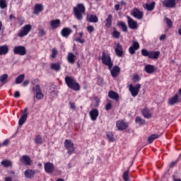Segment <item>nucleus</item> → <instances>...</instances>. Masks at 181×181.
<instances>
[{
	"mask_svg": "<svg viewBox=\"0 0 181 181\" xmlns=\"http://www.w3.org/2000/svg\"><path fill=\"white\" fill-rule=\"evenodd\" d=\"M74 15L77 21H83V16L86 13V6L83 4H78L73 8Z\"/></svg>",
	"mask_w": 181,
	"mask_h": 181,
	"instance_id": "nucleus-1",
	"label": "nucleus"
},
{
	"mask_svg": "<svg viewBox=\"0 0 181 181\" xmlns=\"http://www.w3.org/2000/svg\"><path fill=\"white\" fill-rule=\"evenodd\" d=\"M65 83L68 86L69 88H71L74 91H78L80 90V84L76 81V79L71 76L65 77Z\"/></svg>",
	"mask_w": 181,
	"mask_h": 181,
	"instance_id": "nucleus-2",
	"label": "nucleus"
},
{
	"mask_svg": "<svg viewBox=\"0 0 181 181\" xmlns=\"http://www.w3.org/2000/svg\"><path fill=\"white\" fill-rule=\"evenodd\" d=\"M102 63L105 64V66H107L109 67V70H111L112 66L114 65L111 61V57L110 54L105 53V52H103Z\"/></svg>",
	"mask_w": 181,
	"mask_h": 181,
	"instance_id": "nucleus-3",
	"label": "nucleus"
},
{
	"mask_svg": "<svg viewBox=\"0 0 181 181\" xmlns=\"http://www.w3.org/2000/svg\"><path fill=\"white\" fill-rule=\"evenodd\" d=\"M141 85L140 83H137L135 86L130 84L129 86V91L131 93V95L133 97H136L138 94H139V90H141Z\"/></svg>",
	"mask_w": 181,
	"mask_h": 181,
	"instance_id": "nucleus-4",
	"label": "nucleus"
},
{
	"mask_svg": "<svg viewBox=\"0 0 181 181\" xmlns=\"http://www.w3.org/2000/svg\"><path fill=\"white\" fill-rule=\"evenodd\" d=\"M64 146L68 151L69 155H72L74 153V144L71 140L66 139L64 141Z\"/></svg>",
	"mask_w": 181,
	"mask_h": 181,
	"instance_id": "nucleus-5",
	"label": "nucleus"
},
{
	"mask_svg": "<svg viewBox=\"0 0 181 181\" xmlns=\"http://www.w3.org/2000/svg\"><path fill=\"white\" fill-rule=\"evenodd\" d=\"M30 30H32V25L29 24L24 25L20 30V33H18L19 37H23L24 36L29 35Z\"/></svg>",
	"mask_w": 181,
	"mask_h": 181,
	"instance_id": "nucleus-6",
	"label": "nucleus"
},
{
	"mask_svg": "<svg viewBox=\"0 0 181 181\" xmlns=\"http://www.w3.org/2000/svg\"><path fill=\"white\" fill-rule=\"evenodd\" d=\"M13 52L14 54L25 56V54H26V48L23 46H16L14 47Z\"/></svg>",
	"mask_w": 181,
	"mask_h": 181,
	"instance_id": "nucleus-7",
	"label": "nucleus"
},
{
	"mask_svg": "<svg viewBox=\"0 0 181 181\" xmlns=\"http://www.w3.org/2000/svg\"><path fill=\"white\" fill-rule=\"evenodd\" d=\"M131 14L134 18H136V19H139V21H141V19L144 18V13L136 8H134L132 11Z\"/></svg>",
	"mask_w": 181,
	"mask_h": 181,
	"instance_id": "nucleus-8",
	"label": "nucleus"
},
{
	"mask_svg": "<svg viewBox=\"0 0 181 181\" xmlns=\"http://www.w3.org/2000/svg\"><path fill=\"white\" fill-rule=\"evenodd\" d=\"M162 5L164 8H175L176 6V0H163Z\"/></svg>",
	"mask_w": 181,
	"mask_h": 181,
	"instance_id": "nucleus-9",
	"label": "nucleus"
},
{
	"mask_svg": "<svg viewBox=\"0 0 181 181\" xmlns=\"http://www.w3.org/2000/svg\"><path fill=\"white\" fill-rule=\"evenodd\" d=\"M28 119V107H25L21 118L18 120V125L22 126L25 124V122Z\"/></svg>",
	"mask_w": 181,
	"mask_h": 181,
	"instance_id": "nucleus-10",
	"label": "nucleus"
},
{
	"mask_svg": "<svg viewBox=\"0 0 181 181\" xmlns=\"http://www.w3.org/2000/svg\"><path fill=\"white\" fill-rule=\"evenodd\" d=\"M44 169L47 173H53L54 165L52 163H45L44 164Z\"/></svg>",
	"mask_w": 181,
	"mask_h": 181,
	"instance_id": "nucleus-11",
	"label": "nucleus"
},
{
	"mask_svg": "<svg viewBox=\"0 0 181 181\" xmlns=\"http://www.w3.org/2000/svg\"><path fill=\"white\" fill-rule=\"evenodd\" d=\"M20 162H21V163H23L26 166H30L32 165V160L28 156H23L20 158Z\"/></svg>",
	"mask_w": 181,
	"mask_h": 181,
	"instance_id": "nucleus-12",
	"label": "nucleus"
},
{
	"mask_svg": "<svg viewBox=\"0 0 181 181\" xmlns=\"http://www.w3.org/2000/svg\"><path fill=\"white\" fill-rule=\"evenodd\" d=\"M116 127L119 131H124L128 128V124L124 122L122 120H118L116 122Z\"/></svg>",
	"mask_w": 181,
	"mask_h": 181,
	"instance_id": "nucleus-13",
	"label": "nucleus"
},
{
	"mask_svg": "<svg viewBox=\"0 0 181 181\" xmlns=\"http://www.w3.org/2000/svg\"><path fill=\"white\" fill-rule=\"evenodd\" d=\"M89 115L92 121H97V118H98V115H100V112H98V110L93 109L89 112Z\"/></svg>",
	"mask_w": 181,
	"mask_h": 181,
	"instance_id": "nucleus-14",
	"label": "nucleus"
},
{
	"mask_svg": "<svg viewBox=\"0 0 181 181\" xmlns=\"http://www.w3.org/2000/svg\"><path fill=\"white\" fill-rule=\"evenodd\" d=\"M139 49V43L138 42H133L132 46L129 48L130 54H135V51Z\"/></svg>",
	"mask_w": 181,
	"mask_h": 181,
	"instance_id": "nucleus-15",
	"label": "nucleus"
},
{
	"mask_svg": "<svg viewBox=\"0 0 181 181\" xmlns=\"http://www.w3.org/2000/svg\"><path fill=\"white\" fill-rule=\"evenodd\" d=\"M127 23L130 29H136V28H138V23H136V21H134V19H132L129 16H127Z\"/></svg>",
	"mask_w": 181,
	"mask_h": 181,
	"instance_id": "nucleus-16",
	"label": "nucleus"
},
{
	"mask_svg": "<svg viewBox=\"0 0 181 181\" xmlns=\"http://www.w3.org/2000/svg\"><path fill=\"white\" fill-rule=\"evenodd\" d=\"M115 50L116 55L118 56V57H122V54H124V51H122V46L119 45V43H117L116 45Z\"/></svg>",
	"mask_w": 181,
	"mask_h": 181,
	"instance_id": "nucleus-17",
	"label": "nucleus"
},
{
	"mask_svg": "<svg viewBox=\"0 0 181 181\" xmlns=\"http://www.w3.org/2000/svg\"><path fill=\"white\" fill-rule=\"evenodd\" d=\"M35 91L36 92L37 100H42V98H43V93H42V90H40V86L36 85Z\"/></svg>",
	"mask_w": 181,
	"mask_h": 181,
	"instance_id": "nucleus-18",
	"label": "nucleus"
},
{
	"mask_svg": "<svg viewBox=\"0 0 181 181\" xmlns=\"http://www.w3.org/2000/svg\"><path fill=\"white\" fill-rule=\"evenodd\" d=\"M144 71L147 74H152V73H155V66L151 64H146L144 66Z\"/></svg>",
	"mask_w": 181,
	"mask_h": 181,
	"instance_id": "nucleus-19",
	"label": "nucleus"
},
{
	"mask_svg": "<svg viewBox=\"0 0 181 181\" xmlns=\"http://www.w3.org/2000/svg\"><path fill=\"white\" fill-rule=\"evenodd\" d=\"M9 53V47L8 45H1L0 46V56H4Z\"/></svg>",
	"mask_w": 181,
	"mask_h": 181,
	"instance_id": "nucleus-20",
	"label": "nucleus"
},
{
	"mask_svg": "<svg viewBox=\"0 0 181 181\" xmlns=\"http://www.w3.org/2000/svg\"><path fill=\"white\" fill-rule=\"evenodd\" d=\"M49 25L52 29H57V28H60V20H52L50 21Z\"/></svg>",
	"mask_w": 181,
	"mask_h": 181,
	"instance_id": "nucleus-21",
	"label": "nucleus"
},
{
	"mask_svg": "<svg viewBox=\"0 0 181 181\" xmlns=\"http://www.w3.org/2000/svg\"><path fill=\"white\" fill-rule=\"evenodd\" d=\"M43 11V6L42 4H35V7H34V11H33V13L35 15H39V13H40V12H42Z\"/></svg>",
	"mask_w": 181,
	"mask_h": 181,
	"instance_id": "nucleus-22",
	"label": "nucleus"
},
{
	"mask_svg": "<svg viewBox=\"0 0 181 181\" xmlns=\"http://www.w3.org/2000/svg\"><path fill=\"white\" fill-rule=\"evenodd\" d=\"M108 97H110L112 100H115L117 101L118 98H119V95L115 91L110 90L108 93Z\"/></svg>",
	"mask_w": 181,
	"mask_h": 181,
	"instance_id": "nucleus-23",
	"label": "nucleus"
},
{
	"mask_svg": "<svg viewBox=\"0 0 181 181\" xmlns=\"http://www.w3.org/2000/svg\"><path fill=\"white\" fill-rule=\"evenodd\" d=\"M179 101V96L177 94H175L173 97L169 99L168 104L169 105H175Z\"/></svg>",
	"mask_w": 181,
	"mask_h": 181,
	"instance_id": "nucleus-24",
	"label": "nucleus"
},
{
	"mask_svg": "<svg viewBox=\"0 0 181 181\" xmlns=\"http://www.w3.org/2000/svg\"><path fill=\"white\" fill-rule=\"evenodd\" d=\"M121 71V69L119 68V66H114L112 69H111L110 73L112 76V77H117L118 76V73Z\"/></svg>",
	"mask_w": 181,
	"mask_h": 181,
	"instance_id": "nucleus-25",
	"label": "nucleus"
},
{
	"mask_svg": "<svg viewBox=\"0 0 181 181\" xmlns=\"http://www.w3.org/2000/svg\"><path fill=\"white\" fill-rule=\"evenodd\" d=\"M24 175L28 179H32V177L35 176V170H26L24 173Z\"/></svg>",
	"mask_w": 181,
	"mask_h": 181,
	"instance_id": "nucleus-26",
	"label": "nucleus"
},
{
	"mask_svg": "<svg viewBox=\"0 0 181 181\" xmlns=\"http://www.w3.org/2000/svg\"><path fill=\"white\" fill-rule=\"evenodd\" d=\"M87 20L88 22H92L93 23H97V22H98V18L97 16L93 14L88 16Z\"/></svg>",
	"mask_w": 181,
	"mask_h": 181,
	"instance_id": "nucleus-27",
	"label": "nucleus"
},
{
	"mask_svg": "<svg viewBox=\"0 0 181 181\" xmlns=\"http://www.w3.org/2000/svg\"><path fill=\"white\" fill-rule=\"evenodd\" d=\"M61 33L63 37H67V36L71 34V29L65 28L62 29Z\"/></svg>",
	"mask_w": 181,
	"mask_h": 181,
	"instance_id": "nucleus-28",
	"label": "nucleus"
},
{
	"mask_svg": "<svg viewBox=\"0 0 181 181\" xmlns=\"http://www.w3.org/2000/svg\"><path fill=\"white\" fill-rule=\"evenodd\" d=\"M75 59H76V55H74V54L71 52L68 54L67 60L69 63H70L71 64H74V62H76Z\"/></svg>",
	"mask_w": 181,
	"mask_h": 181,
	"instance_id": "nucleus-29",
	"label": "nucleus"
},
{
	"mask_svg": "<svg viewBox=\"0 0 181 181\" xmlns=\"http://www.w3.org/2000/svg\"><path fill=\"white\" fill-rule=\"evenodd\" d=\"M155 1L151 2L150 4H146L144 5V8H145V9H146L147 11H153L154 8H155Z\"/></svg>",
	"mask_w": 181,
	"mask_h": 181,
	"instance_id": "nucleus-30",
	"label": "nucleus"
},
{
	"mask_svg": "<svg viewBox=\"0 0 181 181\" xmlns=\"http://www.w3.org/2000/svg\"><path fill=\"white\" fill-rule=\"evenodd\" d=\"M160 52L159 51L150 52L148 59H158Z\"/></svg>",
	"mask_w": 181,
	"mask_h": 181,
	"instance_id": "nucleus-31",
	"label": "nucleus"
},
{
	"mask_svg": "<svg viewBox=\"0 0 181 181\" xmlns=\"http://www.w3.org/2000/svg\"><path fill=\"white\" fill-rule=\"evenodd\" d=\"M111 25H112V15L110 14L106 18V26L111 28Z\"/></svg>",
	"mask_w": 181,
	"mask_h": 181,
	"instance_id": "nucleus-32",
	"label": "nucleus"
},
{
	"mask_svg": "<svg viewBox=\"0 0 181 181\" xmlns=\"http://www.w3.org/2000/svg\"><path fill=\"white\" fill-rule=\"evenodd\" d=\"M142 114H143L144 118L149 119L152 117V114H151V112H149V110H148V109L143 110Z\"/></svg>",
	"mask_w": 181,
	"mask_h": 181,
	"instance_id": "nucleus-33",
	"label": "nucleus"
},
{
	"mask_svg": "<svg viewBox=\"0 0 181 181\" xmlns=\"http://www.w3.org/2000/svg\"><path fill=\"white\" fill-rule=\"evenodd\" d=\"M1 163L4 168H9V166H12V161L10 160H4Z\"/></svg>",
	"mask_w": 181,
	"mask_h": 181,
	"instance_id": "nucleus-34",
	"label": "nucleus"
},
{
	"mask_svg": "<svg viewBox=\"0 0 181 181\" xmlns=\"http://www.w3.org/2000/svg\"><path fill=\"white\" fill-rule=\"evenodd\" d=\"M25 80V74L18 76L15 81L16 84H21Z\"/></svg>",
	"mask_w": 181,
	"mask_h": 181,
	"instance_id": "nucleus-35",
	"label": "nucleus"
},
{
	"mask_svg": "<svg viewBox=\"0 0 181 181\" xmlns=\"http://www.w3.org/2000/svg\"><path fill=\"white\" fill-rule=\"evenodd\" d=\"M35 142L37 145H42V144H43V139L42 138V136L37 135L35 138Z\"/></svg>",
	"mask_w": 181,
	"mask_h": 181,
	"instance_id": "nucleus-36",
	"label": "nucleus"
},
{
	"mask_svg": "<svg viewBox=\"0 0 181 181\" xmlns=\"http://www.w3.org/2000/svg\"><path fill=\"white\" fill-rule=\"evenodd\" d=\"M51 69L55 71H59L60 70V63L51 64Z\"/></svg>",
	"mask_w": 181,
	"mask_h": 181,
	"instance_id": "nucleus-37",
	"label": "nucleus"
},
{
	"mask_svg": "<svg viewBox=\"0 0 181 181\" xmlns=\"http://www.w3.org/2000/svg\"><path fill=\"white\" fill-rule=\"evenodd\" d=\"M119 26L121 27L123 32H127L128 27L127 26V24H125L124 22L121 21L118 23Z\"/></svg>",
	"mask_w": 181,
	"mask_h": 181,
	"instance_id": "nucleus-38",
	"label": "nucleus"
},
{
	"mask_svg": "<svg viewBox=\"0 0 181 181\" xmlns=\"http://www.w3.org/2000/svg\"><path fill=\"white\" fill-rule=\"evenodd\" d=\"M158 138H159V136L158 134H152L148 138V141L149 142V144H152L154 139H158Z\"/></svg>",
	"mask_w": 181,
	"mask_h": 181,
	"instance_id": "nucleus-39",
	"label": "nucleus"
},
{
	"mask_svg": "<svg viewBox=\"0 0 181 181\" xmlns=\"http://www.w3.org/2000/svg\"><path fill=\"white\" fill-rule=\"evenodd\" d=\"M135 121L139 125H145V120L139 117H136Z\"/></svg>",
	"mask_w": 181,
	"mask_h": 181,
	"instance_id": "nucleus-40",
	"label": "nucleus"
},
{
	"mask_svg": "<svg viewBox=\"0 0 181 181\" xmlns=\"http://www.w3.org/2000/svg\"><path fill=\"white\" fill-rule=\"evenodd\" d=\"M57 49L56 48L52 49V54L50 55L51 59H56V57L57 56Z\"/></svg>",
	"mask_w": 181,
	"mask_h": 181,
	"instance_id": "nucleus-41",
	"label": "nucleus"
},
{
	"mask_svg": "<svg viewBox=\"0 0 181 181\" xmlns=\"http://www.w3.org/2000/svg\"><path fill=\"white\" fill-rule=\"evenodd\" d=\"M107 137L110 142H114V141H115V139L114 138V134H112V132L107 133Z\"/></svg>",
	"mask_w": 181,
	"mask_h": 181,
	"instance_id": "nucleus-42",
	"label": "nucleus"
},
{
	"mask_svg": "<svg viewBox=\"0 0 181 181\" xmlns=\"http://www.w3.org/2000/svg\"><path fill=\"white\" fill-rule=\"evenodd\" d=\"M8 6L6 4V0H0V8L1 9H5Z\"/></svg>",
	"mask_w": 181,
	"mask_h": 181,
	"instance_id": "nucleus-43",
	"label": "nucleus"
},
{
	"mask_svg": "<svg viewBox=\"0 0 181 181\" xmlns=\"http://www.w3.org/2000/svg\"><path fill=\"white\" fill-rule=\"evenodd\" d=\"M164 22L168 25V27L172 28L173 26V23L172 21L168 18H164Z\"/></svg>",
	"mask_w": 181,
	"mask_h": 181,
	"instance_id": "nucleus-44",
	"label": "nucleus"
},
{
	"mask_svg": "<svg viewBox=\"0 0 181 181\" xmlns=\"http://www.w3.org/2000/svg\"><path fill=\"white\" fill-rule=\"evenodd\" d=\"M150 53H151V52H148L146 49H141V54H142V56H144L145 57H149Z\"/></svg>",
	"mask_w": 181,
	"mask_h": 181,
	"instance_id": "nucleus-45",
	"label": "nucleus"
},
{
	"mask_svg": "<svg viewBox=\"0 0 181 181\" xmlns=\"http://www.w3.org/2000/svg\"><path fill=\"white\" fill-rule=\"evenodd\" d=\"M6 80H8V74H3L1 77H0V81L1 83H5V81H6Z\"/></svg>",
	"mask_w": 181,
	"mask_h": 181,
	"instance_id": "nucleus-46",
	"label": "nucleus"
},
{
	"mask_svg": "<svg viewBox=\"0 0 181 181\" xmlns=\"http://www.w3.org/2000/svg\"><path fill=\"white\" fill-rule=\"evenodd\" d=\"M119 35H121V33L117 30H115L112 33V36L115 37V39H119Z\"/></svg>",
	"mask_w": 181,
	"mask_h": 181,
	"instance_id": "nucleus-47",
	"label": "nucleus"
},
{
	"mask_svg": "<svg viewBox=\"0 0 181 181\" xmlns=\"http://www.w3.org/2000/svg\"><path fill=\"white\" fill-rule=\"evenodd\" d=\"M46 35V31H45L43 29H40L38 32V36L39 37H43Z\"/></svg>",
	"mask_w": 181,
	"mask_h": 181,
	"instance_id": "nucleus-48",
	"label": "nucleus"
},
{
	"mask_svg": "<svg viewBox=\"0 0 181 181\" xmlns=\"http://www.w3.org/2000/svg\"><path fill=\"white\" fill-rule=\"evenodd\" d=\"M140 80H141V77L139 76V75H138V74L134 75L133 81L136 83V82L139 81Z\"/></svg>",
	"mask_w": 181,
	"mask_h": 181,
	"instance_id": "nucleus-49",
	"label": "nucleus"
},
{
	"mask_svg": "<svg viewBox=\"0 0 181 181\" xmlns=\"http://www.w3.org/2000/svg\"><path fill=\"white\" fill-rule=\"evenodd\" d=\"M87 30L88 32H89L90 33L94 32V27H93L92 25H89L87 27Z\"/></svg>",
	"mask_w": 181,
	"mask_h": 181,
	"instance_id": "nucleus-50",
	"label": "nucleus"
},
{
	"mask_svg": "<svg viewBox=\"0 0 181 181\" xmlns=\"http://www.w3.org/2000/svg\"><path fill=\"white\" fill-rule=\"evenodd\" d=\"M123 179L125 181L128 180V171H126V172L124 173V174H123Z\"/></svg>",
	"mask_w": 181,
	"mask_h": 181,
	"instance_id": "nucleus-51",
	"label": "nucleus"
},
{
	"mask_svg": "<svg viewBox=\"0 0 181 181\" xmlns=\"http://www.w3.org/2000/svg\"><path fill=\"white\" fill-rule=\"evenodd\" d=\"M9 19L11 22H16V17L12 14L9 16Z\"/></svg>",
	"mask_w": 181,
	"mask_h": 181,
	"instance_id": "nucleus-52",
	"label": "nucleus"
},
{
	"mask_svg": "<svg viewBox=\"0 0 181 181\" xmlns=\"http://www.w3.org/2000/svg\"><path fill=\"white\" fill-rule=\"evenodd\" d=\"M76 42H78V43H81V45H83L84 43V40L81 39V38H76L75 39Z\"/></svg>",
	"mask_w": 181,
	"mask_h": 181,
	"instance_id": "nucleus-53",
	"label": "nucleus"
},
{
	"mask_svg": "<svg viewBox=\"0 0 181 181\" xmlns=\"http://www.w3.org/2000/svg\"><path fill=\"white\" fill-rule=\"evenodd\" d=\"M7 145H9V140H8V139L5 140V141L1 144V146H7Z\"/></svg>",
	"mask_w": 181,
	"mask_h": 181,
	"instance_id": "nucleus-54",
	"label": "nucleus"
},
{
	"mask_svg": "<svg viewBox=\"0 0 181 181\" xmlns=\"http://www.w3.org/2000/svg\"><path fill=\"white\" fill-rule=\"evenodd\" d=\"M111 107H112V105H111V103H107V104L105 105V110H106V111H108V110H111Z\"/></svg>",
	"mask_w": 181,
	"mask_h": 181,
	"instance_id": "nucleus-55",
	"label": "nucleus"
},
{
	"mask_svg": "<svg viewBox=\"0 0 181 181\" xmlns=\"http://www.w3.org/2000/svg\"><path fill=\"white\" fill-rule=\"evenodd\" d=\"M14 97H15V98H19V97H21V93L19 91L16 90L15 92Z\"/></svg>",
	"mask_w": 181,
	"mask_h": 181,
	"instance_id": "nucleus-56",
	"label": "nucleus"
},
{
	"mask_svg": "<svg viewBox=\"0 0 181 181\" xmlns=\"http://www.w3.org/2000/svg\"><path fill=\"white\" fill-rule=\"evenodd\" d=\"M18 23H19L20 26H22V25H23V22H24L23 19L21 18H18Z\"/></svg>",
	"mask_w": 181,
	"mask_h": 181,
	"instance_id": "nucleus-57",
	"label": "nucleus"
},
{
	"mask_svg": "<svg viewBox=\"0 0 181 181\" xmlns=\"http://www.w3.org/2000/svg\"><path fill=\"white\" fill-rule=\"evenodd\" d=\"M69 106L71 110H76V105L73 103H69Z\"/></svg>",
	"mask_w": 181,
	"mask_h": 181,
	"instance_id": "nucleus-58",
	"label": "nucleus"
},
{
	"mask_svg": "<svg viewBox=\"0 0 181 181\" xmlns=\"http://www.w3.org/2000/svg\"><path fill=\"white\" fill-rule=\"evenodd\" d=\"M166 39V35L165 34H163L160 35V40L162 41V40H165Z\"/></svg>",
	"mask_w": 181,
	"mask_h": 181,
	"instance_id": "nucleus-59",
	"label": "nucleus"
},
{
	"mask_svg": "<svg viewBox=\"0 0 181 181\" xmlns=\"http://www.w3.org/2000/svg\"><path fill=\"white\" fill-rule=\"evenodd\" d=\"M28 84H29V81H25L23 83V86L24 87H26V86H28Z\"/></svg>",
	"mask_w": 181,
	"mask_h": 181,
	"instance_id": "nucleus-60",
	"label": "nucleus"
},
{
	"mask_svg": "<svg viewBox=\"0 0 181 181\" xmlns=\"http://www.w3.org/2000/svg\"><path fill=\"white\" fill-rule=\"evenodd\" d=\"M5 181H12L11 177H7L5 178Z\"/></svg>",
	"mask_w": 181,
	"mask_h": 181,
	"instance_id": "nucleus-61",
	"label": "nucleus"
},
{
	"mask_svg": "<svg viewBox=\"0 0 181 181\" xmlns=\"http://www.w3.org/2000/svg\"><path fill=\"white\" fill-rule=\"evenodd\" d=\"M115 9H116L117 11H119V4H116L115 6Z\"/></svg>",
	"mask_w": 181,
	"mask_h": 181,
	"instance_id": "nucleus-62",
	"label": "nucleus"
},
{
	"mask_svg": "<svg viewBox=\"0 0 181 181\" xmlns=\"http://www.w3.org/2000/svg\"><path fill=\"white\" fill-rule=\"evenodd\" d=\"M37 81H39V79H35L32 81V84H35V83H37Z\"/></svg>",
	"mask_w": 181,
	"mask_h": 181,
	"instance_id": "nucleus-63",
	"label": "nucleus"
},
{
	"mask_svg": "<svg viewBox=\"0 0 181 181\" xmlns=\"http://www.w3.org/2000/svg\"><path fill=\"white\" fill-rule=\"evenodd\" d=\"M174 181H181L180 178H174Z\"/></svg>",
	"mask_w": 181,
	"mask_h": 181,
	"instance_id": "nucleus-64",
	"label": "nucleus"
}]
</instances>
